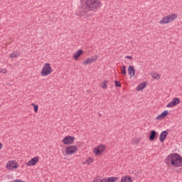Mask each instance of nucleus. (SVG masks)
Segmentation results:
<instances>
[{
    "label": "nucleus",
    "instance_id": "obj_1",
    "mask_svg": "<svg viewBox=\"0 0 182 182\" xmlns=\"http://www.w3.org/2000/svg\"><path fill=\"white\" fill-rule=\"evenodd\" d=\"M99 8H102V1L100 0H85L84 6L78 9L77 15L79 16H85L90 11H97Z\"/></svg>",
    "mask_w": 182,
    "mask_h": 182
},
{
    "label": "nucleus",
    "instance_id": "obj_2",
    "mask_svg": "<svg viewBox=\"0 0 182 182\" xmlns=\"http://www.w3.org/2000/svg\"><path fill=\"white\" fill-rule=\"evenodd\" d=\"M167 166H173V167H182V156L177 153L170 154L165 159Z\"/></svg>",
    "mask_w": 182,
    "mask_h": 182
},
{
    "label": "nucleus",
    "instance_id": "obj_3",
    "mask_svg": "<svg viewBox=\"0 0 182 182\" xmlns=\"http://www.w3.org/2000/svg\"><path fill=\"white\" fill-rule=\"evenodd\" d=\"M176 19H177V14H171L161 19L159 21V23L161 25H166L167 23H170V22H173V21H176Z\"/></svg>",
    "mask_w": 182,
    "mask_h": 182
},
{
    "label": "nucleus",
    "instance_id": "obj_4",
    "mask_svg": "<svg viewBox=\"0 0 182 182\" xmlns=\"http://www.w3.org/2000/svg\"><path fill=\"white\" fill-rule=\"evenodd\" d=\"M52 72H53V70H52V67H50V64L46 63L44 64L43 68L41 70V76H48L50 75Z\"/></svg>",
    "mask_w": 182,
    "mask_h": 182
},
{
    "label": "nucleus",
    "instance_id": "obj_5",
    "mask_svg": "<svg viewBox=\"0 0 182 182\" xmlns=\"http://www.w3.org/2000/svg\"><path fill=\"white\" fill-rule=\"evenodd\" d=\"M105 151H106V146L104 144H100L94 149L95 156H100L101 153H105Z\"/></svg>",
    "mask_w": 182,
    "mask_h": 182
},
{
    "label": "nucleus",
    "instance_id": "obj_6",
    "mask_svg": "<svg viewBox=\"0 0 182 182\" xmlns=\"http://www.w3.org/2000/svg\"><path fill=\"white\" fill-rule=\"evenodd\" d=\"M77 151V146H70L65 148V153L68 156H72V154H75Z\"/></svg>",
    "mask_w": 182,
    "mask_h": 182
},
{
    "label": "nucleus",
    "instance_id": "obj_7",
    "mask_svg": "<svg viewBox=\"0 0 182 182\" xmlns=\"http://www.w3.org/2000/svg\"><path fill=\"white\" fill-rule=\"evenodd\" d=\"M74 141H75V136H67L63 139V143H64V144H66L67 146L73 144Z\"/></svg>",
    "mask_w": 182,
    "mask_h": 182
},
{
    "label": "nucleus",
    "instance_id": "obj_8",
    "mask_svg": "<svg viewBox=\"0 0 182 182\" xmlns=\"http://www.w3.org/2000/svg\"><path fill=\"white\" fill-rule=\"evenodd\" d=\"M177 105H180V99L178 97H174L172 101L166 105V107H174V106H177Z\"/></svg>",
    "mask_w": 182,
    "mask_h": 182
},
{
    "label": "nucleus",
    "instance_id": "obj_9",
    "mask_svg": "<svg viewBox=\"0 0 182 182\" xmlns=\"http://www.w3.org/2000/svg\"><path fill=\"white\" fill-rule=\"evenodd\" d=\"M6 168L7 170H15L18 167V163H16L15 161H9L6 164Z\"/></svg>",
    "mask_w": 182,
    "mask_h": 182
},
{
    "label": "nucleus",
    "instance_id": "obj_10",
    "mask_svg": "<svg viewBox=\"0 0 182 182\" xmlns=\"http://www.w3.org/2000/svg\"><path fill=\"white\" fill-rule=\"evenodd\" d=\"M38 161H39V156H36L28 161L26 164L27 167H30L31 166H35Z\"/></svg>",
    "mask_w": 182,
    "mask_h": 182
},
{
    "label": "nucleus",
    "instance_id": "obj_11",
    "mask_svg": "<svg viewBox=\"0 0 182 182\" xmlns=\"http://www.w3.org/2000/svg\"><path fill=\"white\" fill-rule=\"evenodd\" d=\"M168 136V132L167 131L162 132L159 135V141L164 143L166 138Z\"/></svg>",
    "mask_w": 182,
    "mask_h": 182
},
{
    "label": "nucleus",
    "instance_id": "obj_12",
    "mask_svg": "<svg viewBox=\"0 0 182 182\" xmlns=\"http://www.w3.org/2000/svg\"><path fill=\"white\" fill-rule=\"evenodd\" d=\"M128 73L131 77H134L136 71L134 70V67H133V65H129L128 67Z\"/></svg>",
    "mask_w": 182,
    "mask_h": 182
},
{
    "label": "nucleus",
    "instance_id": "obj_13",
    "mask_svg": "<svg viewBox=\"0 0 182 182\" xmlns=\"http://www.w3.org/2000/svg\"><path fill=\"white\" fill-rule=\"evenodd\" d=\"M82 53L83 50H77L73 55V59H75V60H77V59L80 58V55H82Z\"/></svg>",
    "mask_w": 182,
    "mask_h": 182
},
{
    "label": "nucleus",
    "instance_id": "obj_14",
    "mask_svg": "<svg viewBox=\"0 0 182 182\" xmlns=\"http://www.w3.org/2000/svg\"><path fill=\"white\" fill-rule=\"evenodd\" d=\"M168 114V111L166 110L161 113L159 115L156 117V120H161L164 119Z\"/></svg>",
    "mask_w": 182,
    "mask_h": 182
},
{
    "label": "nucleus",
    "instance_id": "obj_15",
    "mask_svg": "<svg viewBox=\"0 0 182 182\" xmlns=\"http://www.w3.org/2000/svg\"><path fill=\"white\" fill-rule=\"evenodd\" d=\"M146 85H147V82H141L136 87V91L140 92V91L143 90V89H144L146 87Z\"/></svg>",
    "mask_w": 182,
    "mask_h": 182
},
{
    "label": "nucleus",
    "instance_id": "obj_16",
    "mask_svg": "<svg viewBox=\"0 0 182 182\" xmlns=\"http://www.w3.org/2000/svg\"><path fill=\"white\" fill-rule=\"evenodd\" d=\"M156 136H157V132L154 130L151 131V133L149 135V140L151 141H153Z\"/></svg>",
    "mask_w": 182,
    "mask_h": 182
},
{
    "label": "nucleus",
    "instance_id": "obj_17",
    "mask_svg": "<svg viewBox=\"0 0 182 182\" xmlns=\"http://www.w3.org/2000/svg\"><path fill=\"white\" fill-rule=\"evenodd\" d=\"M119 180V178L117 177H108L107 178V182H116Z\"/></svg>",
    "mask_w": 182,
    "mask_h": 182
},
{
    "label": "nucleus",
    "instance_id": "obj_18",
    "mask_svg": "<svg viewBox=\"0 0 182 182\" xmlns=\"http://www.w3.org/2000/svg\"><path fill=\"white\" fill-rule=\"evenodd\" d=\"M89 59H90L91 63H93V62H96V60H97V59H99V55H95L94 56H92Z\"/></svg>",
    "mask_w": 182,
    "mask_h": 182
},
{
    "label": "nucleus",
    "instance_id": "obj_19",
    "mask_svg": "<svg viewBox=\"0 0 182 182\" xmlns=\"http://www.w3.org/2000/svg\"><path fill=\"white\" fill-rule=\"evenodd\" d=\"M153 79H156V80H159V79H160V75H159V73H151Z\"/></svg>",
    "mask_w": 182,
    "mask_h": 182
},
{
    "label": "nucleus",
    "instance_id": "obj_20",
    "mask_svg": "<svg viewBox=\"0 0 182 182\" xmlns=\"http://www.w3.org/2000/svg\"><path fill=\"white\" fill-rule=\"evenodd\" d=\"M121 182H132V178L129 176H125L122 178Z\"/></svg>",
    "mask_w": 182,
    "mask_h": 182
},
{
    "label": "nucleus",
    "instance_id": "obj_21",
    "mask_svg": "<svg viewBox=\"0 0 182 182\" xmlns=\"http://www.w3.org/2000/svg\"><path fill=\"white\" fill-rule=\"evenodd\" d=\"M18 55H19V52L14 51L10 54V58H18Z\"/></svg>",
    "mask_w": 182,
    "mask_h": 182
},
{
    "label": "nucleus",
    "instance_id": "obj_22",
    "mask_svg": "<svg viewBox=\"0 0 182 182\" xmlns=\"http://www.w3.org/2000/svg\"><path fill=\"white\" fill-rule=\"evenodd\" d=\"M107 83H109V81L107 80H104L102 83H101V87L102 89H107Z\"/></svg>",
    "mask_w": 182,
    "mask_h": 182
},
{
    "label": "nucleus",
    "instance_id": "obj_23",
    "mask_svg": "<svg viewBox=\"0 0 182 182\" xmlns=\"http://www.w3.org/2000/svg\"><path fill=\"white\" fill-rule=\"evenodd\" d=\"M121 73H122V75H124V76H126L127 72H126V66L125 65L122 66Z\"/></svg>",
    "mask_w": 182,
    "mask_h": 182
},
{
    "label": "nucleus",
    "instance_id": "obj_24",
    "mask_svg": "<svg viewBox=\"0 0 182 182\" xmlns=\"http://www.w3.org/2000/svg\"><path fill=\"white\" fill-rule=\"evenodd\" d=\"M139 143H140V139H139L134 138V139H132V144L137 145V144H139Z\"/></svg>",
    "mask_w": 182,
    "mask_h": 182
},
{
    "label": "nucleus",
    "instance_id": "obj_25",
    "mask_svg": "<svg viewBox=\"0 0 182 182\" xmlns=\"http://www.w3.org/2000/svg\"><path fill=\"white\" fill-rule=\"evenodd\" d=\"M31 106H33L35 113H38V109H39V107L35 105V103L31 104Z\"/></svg>",
    "mask_w": 182,
    "mask_h": 182
},
{
    "label": "nucleus",
    "instance_id": "obj_26",
    "mask_svg": "<svg viewBox=\"0 0 182 182\" xmlns=\"http://www.w3.org/2000/svg\"><path fill=\"white\" fill-rule=\"evenodd\" d=\"M89 63H92L90 58H87V60H85L82 62V65H89Z\"/></svg>",
    "mask_w": 182,
    "mask_h": 182
},
{
    "label": "nucleus",
    "instance_id": "obj_27",
    "mask_svg": "<svg viewBox=\"0 0 182 182\" xmlns=\"http://www.w3.org/2000/svg\"><path fill=\"white\" fill-rule=\"evenodd\" d=\"M116 87H122V84L119 82V81L115 80L114 81Z\"/></svg>",
    "mask_w": 182,
    "mask_h": 182
},
{
    "label": "nucleus",
    "instance_id": "obj_28",
    "mask_svg": "<svg viewBox=\"0 0 182 182\" xmlns=\"http://www.w3.org/2000/svg\"><path fill=\"white\" fill-rule=\"evenodd\" d=\"M1 73H4V74H6V73H8V70L6 69H2L1 70Z\"/></svg>",
    "mask_w": 182,
    "mask_h": 182
},
{
    "label": "nucleus",
    "instance_id": "obj_29",
    "mask_svg": "<svg viewBox=\"0 0 182 182\" xmlns=\"http://www.w3.org/2000/svg\"><path fill=\"white\" fill-rule=\"evenodd\" d=\"M101 182H107V178H105L101 180Z\"/></svg>",
    "mask_w": 182,
    "mask_h": 182
},
{
    "label": "nucleus",
    "instance_id": "obj_30",
    "mask_svg": "<svg viewBox=\"0 0 182 182\" xmlns=\"http://www.w3.org/2000/svg\"><path fill=\"white\" fill-rule=\"evenodd\" d=\"M125 58L126 59H132V56L130 55H127Z\"/></svg>",
    "mask_w": 182,
    "mask_h": 182
},
{
    "label": "nucleus",
    "instance_id": "obj_31",
    "mask_svg": "<svg viewBox=\"0 0 182 182\" xmlns=\"http://www.w3.org/2000/svg\"><path fill=\"white\" fill-rule=\"evenodd\" d=\"M1 149H2V144L1 143H0V150H1Z\"/></svg>",
    "mask_w": 182,
    "mask_h": 182
},
{
    "label": "nucleus",
    "instance_id": "obj_32",
    "mask_svg": "<svg viewBox=\"0 0 182 182\" xmlns=\"http://www.w3.org/2000/svg\"><path fill=\"white\" fill-rule=\"evenodd\" d=\"M92 161H90V163H92Z\"/></svg>",
    "mask_w": 182,
    "mask_h": 182
}]
</instances>
